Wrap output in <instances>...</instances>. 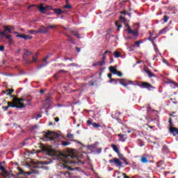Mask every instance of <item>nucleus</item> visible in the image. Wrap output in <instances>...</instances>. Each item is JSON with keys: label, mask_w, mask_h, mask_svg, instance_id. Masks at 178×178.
<instances>
[{"label": "nucleus", "mask_w": 178, "mask_h": 178, "mask_svg": "<svg viewBox=\"0 0 178 178\" xmlns=\"http://www.w3.org/2000/svg\"><path fill=\"white\" fill-rule=\"evenodd\" d=\"M120 159H122V161H124V156H123V154H120V152H119L118 153H117Z\"/></svg>", "instance_id": "f704fd0d"}, {"label": "nucleus", "mask_w": 178, "mask_h": 178, "mask_svg": "<svg viewBox=\"0 0 178 178\" xmlns=\"http://www.w3.org/2000/svg\"><path fill=\"white\" fill-rule=\"evenodd\" d=\"M76 158V155L67 153H60L57 159L59 161V163L57 164L58 169H65L69 170L70 172H73L74 170H79L80 168H72L68 165H72L74 163V161L72 159Z\"/></svg>", "instance_id": "f257e3e1"}, {"label": "nucleus", "mask_w": 178, "mask_h": 178, "mask_svg": "<svg viewBox=\"0 0 178 178\" xmlns=\"http://www.w3.org/2000/svg\"><path fill=\"white\" fill-rule=\"evenodd\" d=\"M0 51H5V47L4 46H0Z\"/></svg>", "instance_id": "13d9d810"}, {"label": "nucleus", "mask_w": 178, "mask_h": 178, "mask_svg": "<svg viewBox=\"0 0 178 178\" xmlns=\"http://www.w3.org/2000/svg\"><path fill=\"white\" fill-rule=\"evenodd\" d=\"M140 88H146L148 91H152V90H156V88L152 86L151 83L145 81H140L136 83Z\"/></svg>", "instance_id": "f03ea898"}, {"label": "nucleus", "mask_w": 178, "mask_h": 178, "mask_svg": "<svg viewBox=\"0 0 178 178\" xmlns=\"http://www.w3.org/2000/svg\"><path fill=\"white\" fill-rule=\"evenodd\" d=\"M61 144L63 147H67V145H70V142L68 141H62Z\"/></svg>", "instance_id": "cd10ccee"}, {"label": "nucleus", "mask_w": 178, "mask_h": 178, "mask_svg": "<svg viewBox=\"0 0 178 178\" xmlns=\"http://www.w3.org/2000/svg\"><path fill=\"white\" fill-rule=\"evenodd\" d=\"M143 70L145 73H147L148 77L152 78V77H156V75L152 72H151V71L149 70V69L148 68V67H145L143 68Z\"/></svg>", "instance_id": "9d476101"}, {"label": "nucleus", "mask_w": 178, "mask_h": 178, "mask_svg": "<svg viewBox=\"0 0 178 178\" xmlns=\"http://www.w3.org/2000/svg\"><path fill=\"white\" fill-rule=\"evenodd\" d=\"M54 120H55V122H59V118L57 117V118H54Z\"/></svg>", "instance_id": "774afa93"}, {"label": "nucleus", "mask_w": 178, "mask_h": 178, "mask_svg": "<svg viewBox=\"0 0 178 178\" xmlns=\"http://www.w3.org/2000/svg\"><path fill=\"white\" fill-rule=\"evenodd\" d=\"M115 26H117V27H118V29H117L118 30V31H119V30H120V29H122V27H123L122 26V24H118V22H115Z\"/></svg>", "instance_id": "a18cd8bd"}, {"label": "nucleus", "mask_w": 178, "mask_h": 178, "mask_svg": "<svg viewBox=\"0 0 178 178\" xmlns=\"http://www.w3.org/2000/svg\"><path fill=\"white\" fill-rule=\"evenodd\" d=\"M30 55H33V52L29 51L27 49H24V54L22 56V59H27V56H30Z\"/></svg>", "instance_id": "ddd939ff"}, {"label": "nucleus", "mask_w": 178, "mask_h": 178, "mask_svg": "<svg viewBox=\"0 0 178 178\" xmlns=\"http://www.w3.org/2000/svg\"><path fill=\"white\" fill-rule=\"evenodd\" d=\"M42 151L44 152H47V154H52L54 152V149L50 147H47L44 146V145H42Z\"/></svg>", "instance_id": "4468645a"}, {"label": "nucleus", "mask_w": 178, "mask_h": 178, "mask_svg": "<svg viewBox=\"0 0 178 178\" xmlns=\"http://www.w3.org/2000/svg\"><path fill=\"white\" fill-rule=\"evenodd\" d=\"M126 27H127L126 31H127L128 34H132L134 31L133 29H131V28H130V26L129 24H127Z\"/></svg>", "instance_id": "5701e85b"}, {"label": "nucleus", "mask_w": 178, "mask_h": 178, "mask_svg": "<svg viewBox=\"0 0 178 178\" xmlns=\"http://www.w3.org/2000/svg\"><path fill=\"white\" fill-rule=\"evenodd\" d=\"M56 25H49L48 26L46 27V29H47V30H49V29H56Z\"/></svg>", "instance_id": "e433bc0d"}, {"label": "nucleus", "mask_w": 178, "mask_h": 178, "mask_svg": "<svg viewBox=\"0 0 178 178\" xmlns=\"http://www.w3.org/2000/svg\"><path fill=\"white\" fill-rule=\"evenodd\" d=\"M168 131L170 134H172L174 137H176V136H178V128H176V127L168 128Z\"/></svg>", "instance_id": "9b49d317"}, {"label": "nucleus", "mask_w": 178, "mask_h": 178, "mask_svg": "<svg viewBox=\"0 0 178 178\" xmlns=\"http://www.w3.org/2000/svg\"><path fill=\"white\" fill-rule=\"evenodd\" d=\"M135 43L136 44L137 47H140V44H143V41L138 40V41L135 42Z\"/></svg>", "instance_id": "49530a36"}, {"label": "nucleus", "mask_w": 178, "mask_h": 178, "mask_svg": "<svg viewBox=\"0 0 178 178\" xmlns=\"http://www.w3.org/2000/svg\"><path fill=\"white\" fill-rule=\"evenodd\" d=\"M120 19L121 20V22H123L124 23V22H126V18L122 15L120 17Z\"/></svg>", "instance_id": "de8ad7c7"}, {"label": "nucleus", "mask_w": 178, "mask_h": 178, "mask_svg": "<svg viewBox=\"0 0 178 178\" xmlns=\"http://www.w3.org/2000/svg\"><path fill=\"white\" fill-rule=\"evenodd\" d=\"M38 10H39V12H40V13H45V10H47V8L42 6H40L38 7Z\"/></svg>", "instance_id": "aec40b11"}, {"label": "nucleus", "mask_w": 178, "mask_h": 178, "mask_svg": "<svg viewBox=\"0 0 178 178\" xmlns=\"http://www.w3.org/2000/svg\"><path fill=\"white\" fill-rule=\"evenodd\" d=\"M108 79H110V80H111V79H112V74H108Z\"/></svg>", "instance_id": "69168bd1"}, {"label": "nucleus", "mask_w": 178, "mask_h": 178, "mask_svg": "<svg viewBox=\"0 0 178 178\" xmlns=\"http://www.w3.org/2000/svg\"><path fill=\"white\" fill-rule=\"evenodd\" d=\"M109 163H115L116 166H122V161L118 158H114L113 159L109 160Z\"/></svg>", "instance_id": "1a4fd4ad"}, {"label": "nucleus", "mask_w": 178, "mask_h": 178, "mask_svg": "<svg viewBox=\"0 0 178 178\" xmlns=\"http://www.w3.org/2000/svg\"><path fill=\"white\" fill-rule=\"evenodd\" d=\"M111 148H113V151L115 152L116 154H119V152H120L119 151V148H118V146H116L115 144L111 145Z\"/></svg>", "instance_id": "6ab92c4d"}, {"label": "nucleus", "mask_w": 178, "mask_h": 178, "mask_svg": "<svg viewBox=\"0 0 178 178\" xmlns=\"http://www.w3.org/2000/svg\"><path fill=\"white\" fill-rule=\"evenodd\" d=\"M68 41H70V42H71V44H74V39H73V38H70Z\"/></svg>", "instance_id": "8fccbe9b"}, {"label": "nucleus", "mask_w": 178, "mask_h": 178, "mask_svg": "<svg viewBox=\"0 0 178 178\" xmlns=\"http://www.w3.org/2000/svg\"><path fill=\"white\" fill-rule=\"evenodd\" d=\"M114 56L115 58H120V56H122V54L120 53V51H115L114 52Z\"/></svg>", "instance_id": "bb28decb"}, {"label": "nucleus", "mask_w": 178, "mask_h": 178, "mask_svg": "<svg viewBox=\"0 0 178 178\" xmlns=\"http://www.w3.org/2000/svg\"><path fill=\"white\" fill-rule=\"evenodd\" d=\"M3 37H5L6 40H10L12 38V35H7L5 33V35H3Z\"/></svg>", "instance_id": "ea45409f"}, {"label": "nucleus", "mask_w": 178, "mask_h": 178, "mask_svg": "<svg viewBox=\"0 0 178 178\" xmlns=\"http://www.w3.org/2000/svg\"><path fill=\"white\" fill-rule=\"evenodd\" d=\"M0 34L1 35H5V31H1V29H0Z\"/></svg>", "instance_id": "e2e57ef3"}, {"label": "nucleus", "mask_w": 178, "mask_h": 178, "mask_svg": "<svg viewBox=\"0 0 178 178\" xmlns=\"http://www.w3.org/2000/svg\"><path fill=\"white\" fill-rule=\"evenodd\" d=\"M169 123V128L168 129H173L175 127V124H173V122H172V118H170L168 120Z\"/></svg>", "instance_id": "412c9836"}, {"label": "nucleus", "mask_w": 178, "mask_h": 178, "mask_svg": "<svg viewBox=\"0 0 178 178\" xmlns=\"http://www.w3.org/2000/svg\"><path fill=\"white\" fill-rule=\"evenodd\" d=\"M44 138H48L49 140V141H54V140L56 138H58V134H56V133L53 132V131H49V132H44Z\"/></svg>", "instance_id": "20e7f679"}, {"label": "nucleus", "mask_w": 178, "mask_h": 178, "mask_svg": "<svg viewBox=\"0 0 178 178\" xmlns=\"http://www.w3.org/2000/svg\"><path fill=\"white\" fill-rule=\"evenodd\" d=\"M122 176H124V178H130V177L127 176L126 174L122 173Z\"/></svg>", "instance_id": "680f3d73"}, {"label": "nucleus", "mask_w": 178, "mask_h": 178, "mask_svg": "<svg viewBox=\"0 0 178 178\" xmlns=\"http://www.w3.org/2000/svg\"><path fill=\"white\" fill-rule=\"evenodd\" d=\"M118 137H120L119 140L122 141V143H124V141L127 140V136H126V134H119Z\"/></svg>", "instance_id": "dca6fc26"}, {"label": "nucleus", "mask_w": 178, "mask_h": 178, "mask_svg": "<svg viewBox=\"0 0 178 178\" xmlns=\"http://www.w3.org/2000/svg\"><path fill=\"white\" fill-rule=\"evenodd\" d=\"M117 74V76H118V77H122V76H123V74L120 71H117V74Z\"/></svg>", "instance_id": "79ce46f5"}, {"label": "nucleus", "mask_w": 178, "mask_h": 178, "mask_svg": "<svg viewBox=\"0 0 178 178\" xmlns=\"http://www.w3.org/2000/svg\"><path fill=\"white\" fill-rule=\"evenodd\" d=\"M169 19H170V17H169L168 15H164L163 16V22H164V23H168V21L169 20Z\"/></svg>", "instance_id": "c756f323"}, {"label": "nucleus", "mask_w": 178, "mask_h": 178, "mask_svg": "<svg viewBox=\"0 0 178 178\" xmlns=\"http://www.w3.org/2000/svg\"><path fill=\"white\" fill-rule=\"evenodd\" d=\"M138 142L139 143L140 147H144L145 144H144V141H143V140L138 139Z\"/></svg>", "instance_id": "2f4dec72"}, {"label": "nucleus", "mask_w": 178, "mask_h": 178, "mask_svg": "<svg viewBox=\"0 0 178 178\" xmlns=\"http://www.w3.org/2000/svg\"><path fill=\"white\" fill-rule=\"evenodd\" d=\"M140 162L142 163H148V162H149V161L148 160V154H143L140 156Z\"/></svg>", "instance_id": "f8f14e48"}, {"label": "nucleus", "mask_w": 178, "mask_h": 178, "mask_svg": "<svg viewBox=\"0 0 178 178\" xmlns=\"http://www.w3.org/2000/svg\"><path fill=\"white\" fill-rule=\"evenodd\" d=\"M132 34L135 35V37H137L138 35V31H133Z\"/></svg>", "instance_id": "3c124183"}, {"label": "nucleus", "mask_w": 178, "mask_h": 178, "mask_svg": "<svg viewBox=\"0 0 178 178\" xmlns=\"http://www.w3.org/2000/svg\"><path fill=\"white\" fill-rule=\"evenodd\" d=\"M112 51L107 50L106 51L104 54H103V57H102V60H105V59H106V54H111Z\"/></svg>", "instance_id": "a878e982"}, {"label": "nucleus", "mask_w": 178, "mask_h": 178, "mask_svg": "<svg viewBox=\"0 0 178 178\" xmlns=\"http://www.w3.org/2000/svg\"><path fill=\"white\" fill-rule=\"evenodd\" d=\"M23 60H24L26 65H31V60H29V59L26 58V59H23Z\"/></svg>", "instance_id": "c9c22d12"}, {"label": "nucleus", "mask_w": 178, "mask_h": 178, "mask_svg": "<svg viewBox=\"0 0 178 178\" xmlns=\"http://www.w3.org/2000/svg\"><path fill=\"white\" fill-rule=\"evenodd\" d=\"M118 81L121 86H123L124 88H127V86L129 84H133V81H127V79H118Z\"/></svg>", "instance_id": "423d86ee"}, {"label": "nucleus", "mask_w": 178, "mask_h": 178, "mask_svg": "<svg viewBox=\"0 0 178 178\" xmlns=\"http://www.w3.org/2000/svg\"><path fill=\"white\" fill-rule=\"evenodd\" d=\"M75 49H76L77 52H81V49L80 47H75Z\"/></svg>", "instance_id": "bf43d9fd"}, {"label": "nucleus", "mask_w": 178, "mask_h": 178, "mask_svg": "<svg viewBox=\"0 0 178 178\" xmlns=\"http://www.w3.org/2000/svg\"><path fill=\"white\" fill-rule=\"evenodd\" d=\"M87 126H92L93 129H99V127H102L101 124L97 123V122H92L91 120H88L87 122Z\"/></svg>", "instance_id": "0eeeda50"}, {"label": "nucleus", "mask_w": 178, "mask_h": 178, "mask_svg": "<svg viewBox=\"0 0 178 178\" xmlns=\"http://www.w3.org/2000/svg\"><path fill=\"white\" fill-rule=\"evenodd\" d=\"M97 154H101V152H102V148L97 149Z\"/></svg>", "instance_id": "6e6d98bb"}, {"label": "nucleus", "mask_w": 178, "mask_h": 178, "mask_svg": "<svg viewBox=\"0 0 178 178\" xmlns=\"http://www.w3.org/2000/svg\"><path fill=\"white\" fill-rule=\"evenodd\" d=\"M166 30H168V27H165L163 29L160 30L159 32V35H162V34H165V33H166Z\"/></svg>", "instance_id": "b1692460"}, {"label": "nucleus", "mask_w": 178, "mask_h": 178, "mask_svg": "<svg viewBox=\"0 0 178 178\" xmlns=\"http://www.w3.org/2000/svg\"><path fill=\"white\" fill-rule=\"evenodd\" d=\"M67 138H74V135L73 134H67Z\"/></svg>", "instance_id": "4c0bfd02"}, {"label": "nucleus", "mask_w": 178, "mask_h": 178, "mask_svg": "<svg viewBox=\"0 0 178 178\" xmlns=\"http://www.w3.org/2000/svg\"><path fill=\"white\" fill-rule=\"evenodd\" d=\"M31 62H33V63H34V62H37V58H35V56H33L32 57V60H31Z\"/></svg>", "instance_id": "5fc2aeb1"}, {"label": "nucleus", "mask_w": 178, "mask_h": 178, "mask_svg": "<svg viewBox=\"0 0 178 178\" xmlns=\"http://www.w3.org/2000/svg\"><path fill=\"white\" fill-rule=\"evenodd\" d=\"M30 34H38V32L35 30H31L29 31Z\"/></svg>", "instance_id": "37998d69"}, {"label": "nucleus", "mask_w": 178, "mask_h": 178, "mask_svg": "<svg viewBox=\"0 0 178 178\" xmlns=\"http://www.w3.org/2000/svg\"><path fill=\"white\" fill-rule=\"evenodd\" d=\"M4 31H8L10 34H12V29L9 26H4Z\"/></svg>", "instance_id": "c85d7f7f"}, {"label": "nucleus", "mask_w": 178, "mask_h": 178, "mask_svg": "<svg viewBox=\"0 0 178 178\" xmlns=\"http://www.w3.org/2000/svg\"><path fill=\"white\" fill-rule=\"evenodd\" d=\"M48 59H49V56H46L45 58L43 59V62H47V60H48Z\"/></svg>", "instance_id": "603ef678"}, {"label": "nucleus", "mask_w": 178, "mask_h": 178, "mask_svg": "<svg viewBox=\"0 0 178 178\" xmlns=\"http://www.w3.org/2000/svg\"><path fill=\"white\" fill-rule=\"evenodd\" d=\"M92 66H99L98 62L93 63Z\"/></svg>", "instance_id": "338daca9"}, {"label": "nucleus", "mask_w": 178, "mask_h": 178, "mask_svg": "<svg viewBox=\"0 0 178 178\" xmlns=\"http://www.w3.org/2000/svg\"><path fill=\"white\" fill-rule=\"evenodd\" d=\"M74 35H75L77 38H81V34L79 33H74Z\"/></svg>", "instance_id": "4d7b16f0"}, {"label": "nucleus", "mask_w": 178, "mask_h": 178, "mask_svg": "<svg viewBox=\"0 0 178 178\" xmlns=\"http://www.w3.org/2000/svg\"><path fill=\"white\" fill-rule=\"evenodd\" d=\"M54 11V13H56V15H58V16H59L60 15H62V13H63L60 8H58V9L55 8Z\"/></svg>", "instance_id": "4be33fe9"}, {"label": "nucleus", "mask_w": 178, "mask_h": 178, "mask_svg": "<svg viewBox=\"0 0 178 178\" xmlns=\"http://www.w3.org/2000/svg\"><path fill=\"white\" fill-rule=\"evenodd\" d=\"M88 84H89V86H90V87H92V86H95L94 82H92V81H89Z\"/></svg>", "instance_id": "864d4df0"}, {"label": "nucleus", "mask_w": 178, "mask_h": 178, "mask_svg": "<svg viewBox=\"0 0 178 178\" xmlns=\"http://www.w3.org/2000/svg\"><path fill=\"white\" fill-rule=\"evenodd\" d=\"M0 170L3 172V173L0 174L1 176H3V177L4 178L13 177V174L9 173V172H8V170L5 169V167H0Z\"/></svg>", "instance_id": "39448f33"}, {"label": "nucleus", "mask_w": 178, "mask_h": 178, "mask_svg": "<svg viewBox=\"0 0 178 178\" xmlns=\"http://www.w3.org/2000/svg\"><path fill=\"white\" fill-rule=\"evenodd\" d=\"M64 9H72V8H73V6H72V5H65L63 6Z\"/></svg>", "instance_id": "58836bf2"}, {"label": "nucleus", "mask_w": 178, "mask_h": 178, "mask_svg": "<svg viewBox=\"0 0 178 178\" xmlns=\"http://www.w3.org/2000/svg\"><path fill=\"white\" fill-rule=\"evenodd\" d=\"M108 70L110 71V73H112L113 74H118V70L113 66H110L108 67Z\"/></svg>", "instance_id": "f3484780"}, {"label": "nucleus", "mask_w": 178, "mask_h": 178, "mask_svg": "<svg viewBox=\"0 0 178 178\" xmlns=\"http://www.w3.org/2000/svg\"><path fill=\"white\" fill-rule=\"evenodd\" d=\"M175 9H176L175 7H168V10H175Z\"/></svg>", "instance_id": "052dcab7"}, {"label": "nucleus", "mask_w": 178, "mask_h": 178, "mask_svg": "<svg viewBox=\"0 0 178 178\" xmlns=\"http://www.w3.org/2000/svg\"><path fill=\"white\" fill-rule=\"evenodd\" d=\"M17 38H23L24 40H31L33 38L30 35L18 34L16 35Z\"/></svg>", "instance_id": "2eb2a0df"}, {"label": "nucleus", "mask_w": 178, "mask_h": 178, "mask_svg": "<svg viewBox=\"0 0 178 178\" xmlns=\"http://www.w3.org/2000/svg\"><path fill=\"white\" fill-rule=\"evenodd\" d=\"M97 63H98L99 66H104V65L105 64V60L102 59V60L99 61Z\"/></svg>", "instance_id": "72a5a7b5"}, {"label": "nucleus", "mask_w": 178, "mask_h": 178, "mask_svg": "<svg viewBox=\"0 0 178 178\" xmlns=\"http://www.w3.org/2000/svg\"><path fill=\"white\" fill-rule=\"evenodd\" d=\"M24 101H26L25 98L21 97H14L13 99V102L14 103V105H17L18 106L20 107H16L18 109H22V108H26V104H24Z\"/></svg>", "instance_id": "7ed1b4c3"}, {"label": "nucleus", "mask_w": 178, "mask_h": 178, "mask_svg": "<svg viewBox=\"0 0 178 178\" xmlns=\"http://www.w3.org/2000/svg\"><path fill=\"white\" fill-rule=\"evenodd\" d=\"M46 9H47L48 10H54V8H52V6H47Z\"/></svg>", "instance_id": "09e8293b"}, {"label": "nucleus", "mask_w": 178, "mask_h": 178, "mask_svg": "<svg viewBox=\"0 0 178 178\" xmlns=\"http://www.w3.org/2000/svg\"><path fill=\"white\" fill-rule=\"evenodd\" d=\"M27 102L26 105L31 106V101H33V97H31L30 99H27L26 100Z\"/></svg>", "instance_id": "473e14b6"}, {"label": "nucleus", "mask_w": 178, "mask_h": 178, "mask_svg": "<svg viewBox=\"0 0 178 178\" xmlns=\"http://www.w3.org/2000/svg\"><path fill=\"white\" fill-rule=\"evenodd\" d=\"M20 52H22V49L19 48L17 50V54H20Z\"/></svg>", "instance_id": "0e129e2a"}, {"label": "nucleus", "mask_w": 178, "mask_h": 178, "mask_svg": "<svg viewBox=\"0 0 178 178\" xmlns=\"http://www.w3.org/2000/svg\"><path fill=\"white\" fill-rule=\"evenodd\" d=\"M43 29H40L37 31V33H41L42 34H47L48 33V28L43 26Z\"/></svg>", "instance_id": "a211bd4d"}, {"label": "nucleus", "mask_w": 178, "mask_h": 178, "mask_svg": "<svg viewBox=\"0 0 178 178\" xmlns=\"http://www.w3.org/2000/svg\"><path fill=\"white\" fill-rule=\"evenodd\" d=\"M7 104H8L7 106H3V109L5 111H8L9 108H20V106H18L17 104H15L13 102H8Z\"/></svg>", "instance_id": "6e6552de"}, {"label": "nucleus", "mask_w": 178, "mask_h": 178, "mask_svg": "<svg viewBox=\"0 0 178 178\" xmlns=\"http://www.w3.org/2000/svg\"><path fill=\"white\" fill-rule=\"evenodd\" d=\"M118 81H119V79H110V83H113L114 84H118Z\"/></svg>", "instance_id": "7c9ffc66"}, {"label": "nucleus", "mask_w": 178, "mask_h": 178, "mask_svg": "<svg viewBox=\"0 0 178 178\" xmlns=\"http://www.w3.org/2000/svg\"><path fill=\"white\" fill-rule=\"evenodd\" d=\"M8 45H12L13 44V39L10 38L8 40Z\"/></svg>", "instance_id": "c03bdc74"}, {"label": "nucleus", "mask_w": 178, "mask_h": 178, "mask_svg": "<svg viewBox=\"0 0 178 178\" xmlns=\"http://www.w3.org/2000/svg\"><path fill=\"white\" fill-rule=\"evenodd\" d=\"M15 91V90L13 89H9L8 90V92L7 93V95H12V94L13 93V92Z\"/></svg>", "instance_id": "a19ab883"}, {"label": "nucleus", "mask_w": 178, "mask_h": 178, "mask_svg": "<svg viewBox=\"0 0 178 178\" xmlns=\"http://www.w3.org/2000/svg\"><path fill=\"white\" fill-rule=\"evenodd\" d=\"M89 151H91V152H95V145H90L88 147Z\"/></svg>", "instance_id": "393cba45"}]
</instances>
